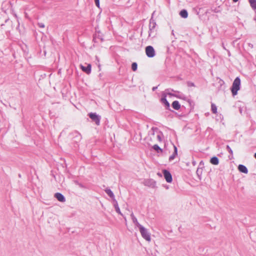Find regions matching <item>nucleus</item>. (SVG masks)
<instances>
[{"label": "nucleus", "mask_w": 256, "mask_h": 256, "mask_svg": "<svg viewBox=\"0 0 256 256\" xmlns=\"http://www.w3.org/2000/svg\"><path fill=\"white\" fill-rule=\"evenodd\" d=\"M240 80L238 77H237L234 80L231 88V91L233 96L237 94L238 91L240 88Z\"/></svg>", "instance_id": "1"}, {"label": "nucleus", "mask_w": 256, "mask_h": 256, "mask_svg": "<svg viewBox=\"0 0 256 256\" xmlns=\"http://www.w3.org/2000/svg\"><path fill=\"white\" fill-rule=\"evenodd\" d=\"M156 22L152 18L150 20V24H149V30H148V36L149 37H154L156 34Z\"/></svg>", "instance_id": "2"}, {"label": "nucleus", "mask_w": 256, "mask_h": 256, "mask_svg": "<svg viewBox=\"0 0 256 256\" xmlns=\"http://www.w3.org/2000/svg\"><path fill=\"white\" fill-rule=\"evenodd\" d=\"M139 230L142 237L146 240L150 242L151 238L150 234L148 232V230L142 226L139 228Z\"/></svg>", "instance_id": "3"}, {"label": "nucleus", "mask_w": 256, "mask_h": 256, "mask_svg": "<svg viewBox=\"0 0 256 256\" xmlns=\"http://www.w3.org/2000/svg\"><path fill=\"white\" fill-rule=\"evenodd\" d=\"M88 116L97 126H99L100 124V121L101 119V116H100L97 114L95 112H90L88 114Z\"/></svg>", "instance_id": "4"}, {"label": "nucleus", "mask_w": 256, "mask_h": 256, "mask_svg": "<svg viewBox=\"0 0 256 256\" xmlns=\"http://www.w3.org/2000/svg\"><path fill=\"white\" fill-rule=\"evenodd\" d=\"M150 134L154 136L155 134L156 135V138L158 142L162 141V134L156 128H152L149 132Z\"/></svg>", "instance_id": "5"}, {"label": "nucleus", "mask_w": 256, "mask_h": 256, "mask_svg": "<svg viewBox=\"0 0 256 256\" xmlns=\"http://www.w3.org/2000/svg\"><path fill=\"white\" fill-rule=\"evenodd\" d=\"M146 53L148 58H153L156 54L154 48L150 46H147L146 48Z\"/></svg>", "instance_id": "6"}, {"label": "nucleus", "mask_w": 256, "mask_h": 256, "mask_svg": "<svg viewBox=\"0 0 256 256\" xmlns=\"http://www.w3.org/2000/svg\"><path fill=\"white\" fill-rule=\"evenodd\" d=\"M144 186L151 188H154L156 186V182L154 180L148 179L146 180L144 182Z\"/></svg>", "instance_id": "7"}, {"label": "nucleus", "mask_w": 256, "mask_h": 256, "mask_svg": "<svg viewBox=\"0 0 256 256\" xmlns=\"http://www.w3.org/2000/svg\"><path fill=\"white\" fill-rule=\"evenodd\" d=\"M164 176V178L168 182H171L172 178L170 173L167 170H163Z\"/></svg>", "instance_id": "8"}, {"label": "nucleus", "mask_w": 256, "mask_h": 256, "mask_svg": "<svg viewBox=\"0 0 256 256\" xmlns=\"http://www.w3.org/2000/svg\"><path fill=\"white\" fill-rule=\"evenodd\" d=\"M130 217L132 218V221L133 223L134 224L135 226L138 228H140L141 226H142L138 221L137 218L135 217L133 213H132L130 214Z\"/></svg>", "instance_id": "9"}, {"label": "nucleus", "mask_w": 256, "mask_h": 256, "mask_svg": "<svg viewBox=\"0 0 256 256\" xmlns=\"http://www.w3.org/2000/svg\"><path fill=\"white\" fill-rule=\"evenodd\" d=\"M54 197L60 202H64L66 201V198L60 192H56L54 194Z\"/></svg>", "instance_id": "10"}, {"label": "nucleus", "mask_w": 256, "mask_h": 256, "mask_svg": "<svg viewBox=\"0 0 256 256\" xmlns=\"http://www.w3.org/2000/svg\"><path fill=\"white\" fill-rule=\"evenodd\" d=\"M80 68L82 70L87 74H90L91 72V65L90 64H88L86 66L80 65Z\"/></svg>", "instance_id": "11"}, {"label": "nucleus", "mask_w": 256, "mask_h": 256, "mask_svg": "<svg viewBox=\"0 0 256 256\" xmlns=\"http://www.w3.org/2000/svg\"><path fill=\"white\" fill-rule=\"evenodd\" d=\"M161 102L165 105L166 108H168L170 107V104L166 98V95L164 93L162 94V97L161 98Z\"/></svg>", "instance_id": "12"}, {"label": "nucleus", "mask_w": 256, "mask_h": 256, "mask_svg": "<svg viewBox=\"0 0 256 256\" xmlns=\"http://www.w3.org/2000/svg\"><path fill=\"white\" fill-rule=\"evenodd\" d=\"M238 170L240 172L244 174H248V170L246 166L242 164H240L238 166Z\"/></svg>", "instance_id": "13"}, {"label": "nucleus", "mask_w": 256, "mask_h": 256, "mask_svg": "<svg viewBox=\"0 0 256 256\" xmlns=\"http://www.w3.org/2000/svg\"><path fill=\"white\" fill-rule=\"evenodd\" d=\"M172 107L176 110H178L180 108V105L178 101L174 100L172 103Z\"/></svg>", "instance_id": "14"}, {"label": "nucleus", "mask_w": 256, "mask_h": 256, "mask_svg": "<svg viewBox=\"0 0 256 256\" xmlns=\"http://www.w3.org/2000/svg\"><path fill=\"white\" fill-rule=\"evenodd\" d=\"M113 201H114V206L115 208L116 211L118 214L122 215V214L120 212V209L118 207V202L116 200V199H114V200Z\"/></svg>", "instance_id": "15"}, {"label": "nucleus", "mask_w": 256, "mask_h": 256, "mask_svg": "<svg viewBox=\"0 0 256 256\" xmlns=\"http://www.w3.org/2000/svg\"><path fill=\"white\" fill-rule=\"evenodd\" d=\"M210 162L214 165H218L219 163V160L216 156H214L210 158Z\"/></svg>", "instance_id": "16"}, {"label": "nucleus", "mask_w": 256, "mask_h": 256, "mask_svg": "<svg viewBox=\"0 0 256 256\" xmlns=\"http://www.w3.org/2000/svg\"><path fill=\"white\" fill-rule=\"evenodd\" d=\"M180 15L182 18H186L188 16V13L186 10H182L180 12Z\"/></svg>", "instance_id": "17"}, {"label": "nucleus", "mask_w": 256, "mask_h": 256, "mask_svg": "<svg viewBox=\"0 0 256 256\" xmlns=\"http://www.w3.org/2000/svg\"><path fill=\"white\" fill-rule=\"evenodd\" d=\"M105 192L108 195V196L112 198L113 200L115 199L114 193L110 188H106L105 190Z\"/></svg>", "instance_id": "18"}, {"label": "nucleus", "mask_w": 256, "mask_h": 256, "mask_svg": "<svg viewBox=\"0 0 256 256\" xmlns=\"http://www.w3.org/2000/svg\"><path fill=\"white\" fill-rule=\"evenodd\" d=\"M250 3L252 8L255 10H256V0H250Z\"/></svg>", "instance_id": "19"}, {"label": "nucleus", "mask_w": 256, "mask_h": 256, "mask_svg": "<svg viewBox=\"0 0 256 256\" xmlns=\"http://www.w3.org/2000/svg\"><path fill=\"white\" fill-rule=\"evenodd\" d=\"M174 154H172V156H171L170 157V160H174V158H175L177 154V148L176 146H174Z\"/></svg>", "instance_id": "20"}, {"label": "nucleus", "mask_w": 256, "mask_h": 256, "mask_svg": "<svg viewBox=\"0 0 256 256\" xmlns=\"http://www.w3.org/2000/svg\"><path fill=\"white\" fill-rule=\"evenodd\" d=\"M211 109L214 114H216L217 112V107L214 104H212Z\"/></svg>", "instance_id": "21"}, {"label": "nucleus", "mask_w": 256, "mask_h": 256, "mask_svg": "<svg viewBox=\"0 0 256 256\" xmlns=\"http://www.w3.org/2000/svg\"><path fill=\"white\" fill-rule=\"evenodd\" d=\"M153 148L156 150L157 152H162V149L158 146V145L157 144H154V146H153Z\"/></svg>", "instance_id": "22"}, {"label": "nucleus", "mask_w": 256, "mask_h": 256, "mask_svg": "<svg viewBox=\"0 0 256 256\" xmlns=\"http://www.w3.org/2000/svg\"><path fill=\"white\" fill-rule=\"evenodd\" d=\"M137 64L136 62H133L132 64V68L134 71H136L137 70Z\"/></svg>", "instance_id": "23"}, {"label": "nucleus", "mask_w": 256, "mask_h": 256, "mask_svg": "<svg viewBox=\"0 0 256 256\" xmlns=\"http://www.w3.org/2000/svg\"><path fill=\"white\" fill-rule=\"evenodd\" d=\"M226 150H228L229 153L232 155L233 152L228 145L226 146Z\"/></svg>", "instance_id": "24"}, {"label": "nucleus", "mask_w": 256, "mask_h": 256, "mask_svg": "<svg viewBox=\"0 0 256 256\" xmlns=\"http://www.w3.org/2000/svg\"><path fill=\"white\" fill-rule=\"evenodd\" d=\"M177 97L178 98H180L184 99V100H185V98H186L185 96H184V95H182V94L178 96Z\"/></svg>", "instance_id": "25"}, {"label": "nucleus", "mask_w": 256, "mask_h": 256, "mask_svg": "<svg viewBox=\"0 0 256 256\" xmlns=\"http://www.w3.org/2000/svg\"><path fill=\"white\" fill-rule=\"evenodd\" d=\"M38 26L39 27L42 28H44V24L43 23H38Z\"/></svg>", "instance_id": "26"}, {"label": "nucleus", "mask_w": 256, "mask_h": 256, "mask_svg": "<svg viewBox=\"0 0 256 256\" xmlns=\"http://www.w3.org/2000/svg\"><path fill=\"white\" fill-rule=\"evenodd\" d=\"M94 2H95L96 6L98 7H99V6H100V1H99V0H94Z\"/></svg>", "instance_id": "27"}, {"label": "nucleus", "mask_w": 256, "mask_h": 256, "mask_svg": "<svg viewBox=\"0 0 256 256\" xmlns=\"http://www.w3.org/2000/svg\"><path fill=\"white\" fill-rule=\"evenodd\" d=\"M157 88H158V86H154V87L152 88V90L153 91H154V90H156L157 89Z\"/></svg>", "instance_id": "28"}, {"label": "nucleus", "mask_w": 256, "mask_h": 256, "mask_svg": "<svg viewBox=\"0 0 256 256\" xmlns=\"http://www.w3.org/2000/svg\"><path fill=\"white\" fill-rule=\"evenodd\" d=\"M188 86H194V83H190V84H188Z\"/></svg>", "instance_id": "29"}, {"label": "nucleus", "mask_w": 256, "mask_h": 256, "mask_svg": "<svg viewBox=\"0 0 256 256\" xmlns=\"http://www.w3.org/2000/svg\"><path fill=\"white\" fill-rule=\"evenodd\" d=\"M232 1L234 2H236L238 1V0H232Z\"/></svg>", "instance_id": "30"}, {"label": "nucleus", "mask_w": 256, "mask_h": 256, "mask_svg": "<svg viewBox=\"0 0 256 256\" xmlns=\"http://www.w3.org/2000/svg\"><path fill=\"white\" fill-rule=\"evenodd\" d=\"M147 256H150V254H148V252H147Z\"/></svg>", "instance_id": "31"}, {"label": "nucleus", "mask_w": 256, "mask_h": 256, "mask_svg": "<svg viewBox=\"0 0 256 256\" xmlns=\"http://www.w3.org/2000/svg\"><path fill=\"white\" fill-rule=\"evenodd\" d=\"M254 158H256V152L254 154Z\"/></svg>", "instance_id": "32"}, {"label": "nucleus", "mask_w": 256, "mask_h": 256, "mask_svg": "<svg viewBox=\"0 0 256 256\" xmlns=\"http://www.w3.org/2000/svg\"><path fill=\"white\" fill-rule=\"evenodd\" d=\"M250 1V0H249V2Z\"/></svg>", "instance_id": "33"}]
</instances>
